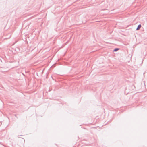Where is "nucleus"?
<instances>
[{"label":"nucleus","mask_w":147,"mask_h":147,"mask_svg":"<svg viewBox=\"0 0 147 147\" xmlns=\"http://www.w3.org/2000/svg\"><path fill=\"white\" fill-rule=\"evenodd\" d=\"M141 25L140 24H139L137 26V28L136 30H139L140 29V28H141Z\"/></svg>","instance_id":"obj_1"},{"label":"nucleus","mask_w":147,"mask_h":147,"mask_svg":"<svg viewBox=\"0 0 147 147\" xmlns=\"http://www.w3.org/2000/svg\"><path fill=\"white\" fill-rule=\"evenodd\" d=\"M119 49L118 48H115L113 50V52H116L118 51V50Z\"/></svg>","instance_id":"obj_2"},{"label":"nucleus","mask_w":147,"mask_h":147,"mask_svg":"<svg viewBox=\"0 0 147 147\" xmlns=\"http://www.w3.org/2000/svg\"><path fill=\"white\" fill-rule=\"evenodd\" d=\"M15 116L18 119V117H17V115L16 114H15Z\"/></svg>","instance_id":"obj_3"}]
</instances>
